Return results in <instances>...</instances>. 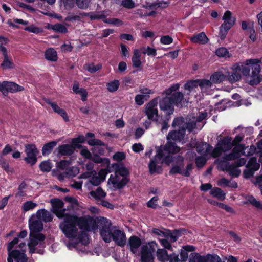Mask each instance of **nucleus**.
Here are the masks:
<instances>
[{
  "label": "nucleus",
  "mask_w": 262,
  "mask_h": 262,
  "mask_svg": "<svg viewBox=\"0 0 262 262\" xmlns=\"http://www.w3.org/2000/svg\"><path fill=\"white\" fill-rule=\"evenodd\" d=\"M172 163V166L170 168L169 173L173 176L179 174L185 177H189L191 171L194 169V165L192 163H188L184 169V158L181 155L172 156L167 155L162 159L161 163H165L169 166Z\"/></svg>",
  "instance_id": "f257e3e1"
},
{
  "label": "nucleus",
  "mask_w": 262,
  "mask_h": 262,
  "mask_svg": "<svg viewBox=\"0 0 262 262\" xmlns=\"http://www.w3.org/2000/svg\"><path fill=\"white\" fill-rule=\"evenodd\" d=\"M112 167L114 174H111L107 183L112 185L113 190L123 189L130 181V172L123 162L114 163Z\"/></svg>",
  "instance_id": "f03ea898"
},
{
  "label": "nucleus",
  "mask_w": 262,
  "mask_h": 262,
  "mask_svg": "<svg viewBox=\"0 0 262 262\" xmlns=\"http://www.w3.org/2000/svg\"><path fill=\"white\" fill-rule=\"evenodd\" d=\"M75 215L67 214L63 221L59 225V228L68 238H75L78 236V229Z\"/></svg>",
  "instance_id": "7ed1b4c3"
},
{
  "label": "nucleus",
  "mask_w": 262,
  "mask_h": 262,
  "mask_svg": "<svg viewBox=\"0 0 262 262\" xmlns=\"http://www.w3.org/2000/svg\"><path fill=\"white\" fill-rule=\"evenodd\" d=\"M232 147V138L225 136L218 141L211 152V156L214 158L219 157L222 153L230 150Z\"/></svg>",
  "instance_id": "20e7f679"
},
{
  "label": "nucleus",
  "mask_w": 262,
  "mask_h": 262,
  "mask_svg": "<svg viewBox=\"0 0 262 262\" xmlns=\"http://www.w3.org/2000/svg\"><path fill=\"white\" fill-rule=\"evenodd\" d=\"M244 135L240 134L236 135L232 141L233 146H235L231 152L226 155L223 158L227 161L236 160L240 157V152L243 149L244 145L240 144V142L243 140Z\"/></svg>",
  "instance_id": "39448f33"
},
{
  "label": "nucleus",
  "mask_w": 262,
  "mask_h": 262,
  "mask_svg": "<svg viewBox=\"0 0 262 262\" xmlns=\"http://www.w3.org/2000/svg\"><path fill=\"white\" fill-rule=\"evenodd\" d=\"M98 223L100 227V234L103 241L106 243H110L111 241V227L112 223L108 219L102 217L99 221Z\"/></svg>",
  "instance_id": "423d86ee"
},
{
  "label": "nucleus",
  "mask_w": 262,
  "mask_h": 262,
  "mask_svg": "<svg viewBox=\"0 0 262 262\" xmlns=\"http://www.w3.org/2000/svg\"><path fill=\"white\" fill-rule=\"evenodd\" d=\"M189 262H222V260L216 254L201 255L198 253L193 252L190 254Z\"/></svg>",
  "instance_id": "0eeeda50"
},
{
  "label": "nucleus",
  "mask_w": 262,
  "mask_h": 262,
  "mask_svg": "<svg viewBox=\"0 0 262 262\" xmlns=\"http://www.w3.org/2000/svg\"><path fill=\"white\" fill-rule=\"evenodd\" d=\"M158 98H155L150 100L146 105L145 108V114L147 118L157 123H160L158 122V110L156 107L158 104Z\"/></svg>",
  "instance_id": "6e6552de"
},
{
  "label": "nucleus",
  "mask_w": 262,
  "mask_h": 262,
  "mask_svg": "<svg viewBox=\"0 0 262 262\" xmlns=\"http://www.w3.org/2000/svg\"><path fill=\"white\" fill-rule=\"evenodd\" d=\"M156 244L155 242H151L141 247V262H154V257L152 254L155 251L154 246Z\"/></svg>",
  "instance_id": "1a4fd4ad"
},
{
  "label": "nucleus",
  "mask_w": 262,
  "mask_h": 262,
  "mask_svg": "<svg viewBox=\"0 0 262 262\" xmlns=\"http://www.w3.org/2000/svg\"><path fill=\"white\" fill-rule=\"evenodd\" d=\"M75 217L77 226L83 232L90 231L92 229H95L98 227L96 222L92 218L86 219L84 217H78L75 215Z\"/></svg>",
  "instance_id": "9d476101"
},
{
  "label": "nucleus",
  "mask_w": 262,
  "mask_h": 262,
  "mask_svg": "<svg viewBox=\"0 0 262 262\" xmlns=\"http://www.w3.org/2000/svg\"><path fill=\"white\" fill-rule=\"evenodd\" d=\"M25 152L27 155L24 160L31 166L35 165L37 161V156L39 152L35 145L28 144L25 145Z\"/></svg>",
  "instance_id": "9b49d317"
},
{
  "label": "nucleus",
  "mask_w": 262,
  "mask_h": 262,
  "mask_svg": "<svg viewBox=\"0 0 262 262\" xmlns=\"http://www.w3.org/2000/svg\"><path fill=\"white\" fill-rule=\"evenodd\" d=\"M261 60L258 58L246 59L244 62L236 63V69L245 76L250 75V70L255 63H260Z\"/></svg>",
  "instance_id": "f8f14e48"
},
{
  "label": "nucleus",
  "mask_w": 262,
  "mask_h": 262,
  "mask_svg": "<svg viewBox=\"0 0 262 262\" xmlns=\"http://www.w3.org/2000/svg\"><path fill=\"white\" fill-rule=\"evenodd\" d=\"M251 73L248 75L250 79L249 84L251 86H256L262 81V74L260 63H255L252 67Z\"/></svg>",
  "instance_id": "ddd939ff"
},
{
  "label": "nucleus",
  "mask_w": 262,
  "mask_h": 262,
  "mask_svg": "<svg viewBox=\"0 0 262 262\" xmlns=\"http://www.w3.org/2000/svg\"><path fill=\"white\" fill-rule=\"evenodd\" d=\"M24 90L23 86L13 82L4 81L2 83L0 82V91L5 96L8 95V92L15 93Z\"/></svg>",
  "instance_id": "4468645a"
},
{
  "label": "nucleus",
  "mask_w": 262,
  "mask_h": 262,
  "mask_svg": "<svg viewBox=\"0 0 262 262\" xmlns=\"http://www.w3.org/2000/svg\"><path fill=\"white\" fill-rule=\"evenodd\" d=\"M30 233H39L43 229L42 220L37 217L35 213L33 214L29 220Z\"/></svg>",
  "instance_id": "2eb2a0df"
},
{
  "label": "nucleus",
  "mask_w": 262,
  "mask_h": 262,
  "mask_svg": "<svg viewBox=\"0 0 262 262\" xmlns=\"http://www.w3.org/2000/svg\"><path fill=\"white\" fill-rule=\"evenodd\" d=\"M159 107L161 110L165 113V115L169 116L173 114L174 105L168 98V96L163 97L159 102Z\"/></svg>",
  "instance_id": "dca6fc26"
},
{
  "label": "nucleus",
  "mask_w": 262,
  "mask_h": 262,
  "mask_svg": "<svg viewBox=\"0 0 262 262\" xmlns=\"http://www.w3.org/2000/svg\"><path fill=\"white\" fill-rule=\"evenodd\" d=\"M111 235V239H112L117 246L123 247L126 245V237L123 231L119 229L114 230Z\"/></svg>",
  "instance_id": "f3484780"
},
{
  "label": "nucleus",
  "mask_w": 262,
  "mask_h": 262,
  "mask_svg": "<svg viewBox=\"0 0 262 262\" xmlns=\"http://www.w3.org/2000/svg\"><path fill=\"white\" fill-rule=\"evenodd\" d=\"M76 148L72 144H63L59 145L56 149L58 157L71 156L73 154Z\"/></svg>",
  "instance_id": "a211bd4d"
},
{
  "label": "nucleus",
  "mask_w": 262,
  "mask_h": 262,
  "mask_svg": "<svg viewBox=\"0 0 262 262\" xmlns=\"http://www.w3.org/2000/svg\"><path fill=\"white\" fill-rule=\"evenodd\" d=\"M168 98L173 104L176 106L181 107L187 104L188 101L185 99L183 94L181 92H176L168 95Z\"/></svg>",
  "instance_id": "6ab92c4d"
},
{
  "label": "nucleus",
  "mask_w": 262,
  "mask_h": 262,
  "mask_svg": "<svg viewBox=\"0 0 262 262\" xmlns=\"http://www.w3.org/2000/svg\"><path fill=\"white\" fill-rule=\"evenodd\" d=\"M26 250L20 252L19 250L14 249L9 253V257L14 259L15 262H27L28 258L25 254Z\"/></svg>",
  "instance_id": "aec40b11"
},
{
  "label": "nucleus",
  "mask_w": 262,
  "mask_h": 262,
  "mask_svg": "<svg viewBox=\"0 0 262 262\" xmlns=\"http://www.w3.org/2000/svg\"><path fill=\"white\" fill-rule=\"evenodd\" d=\"M142 245L141 239L136 236H131L128 240L127 246H129V250L133 254H135L137 252V249H138Z\"/></svg>",
  "instance_id": "412c9836"
},
{
  "label": "nucleus",
  "mask_w": 262,
  "mask_h": 262,
  "mask_svg": "<svg viewBox=\"0 0 262 262\" xmlns=\"http://www.w3.org/2000/svg\"><path fill=\"white\" fill-rule=\"evenodd\" d=\"M185 135V132L183 129L181 130L175 129L173 130H171L168 133L167 136L168 140H172L176 141H181Z\"/></svg>",
  "instance_id": "4be33fe9"
},
{
  "label": "nucleus",
  "mask_w": 262,
  "mask_h": 262,
  "mask_svg": "<svg viewBox=\"0 0 262 262\" xmlns=\"http://www.w3.org/2000/svg\"><path fill=\"white\" fill-rule=\"evenodd\" d=\"M159 161L154 158L150 159L148 164L149 172L151 174H160L162 172L161 166L158 165Z\"/></svg>",
  "instance_id": "5701e85b"
},
{
  "label": "nucleus",
  "mask_w": 262,
  "mask_h": 262,
  "mask_svg": "<svg viewBox=\"0 0 262 262\" xmlns=\"http://www.w3.org/2000/svg\"><path fill=\"white\" fill-rule=\"evenodd\" d=\"M35 215L37 216V217L41 220L42 222L45 223L52 221L53 218L52 214L45 209L37 210Z\"/></svg>",
  "instance_id": "b1692460"
},
{
  "label": "nucleus",
  "mask_w": 262,
  "mask_h": 262,
  "mask_svg": "<svg viewBox=\"0 0 262 262\" xmlns=\"http://www.w3.org/2000/svg\"><path fill=\"white\" fill-rule=\"evenodd\" d=\"M227 75L223 74L221 71L215 72L210 76V80L212 84H219L225 80H227Z\"/></svg>",
  "instance_id": "393cba45"
},
{
  "label": "nucleus",
  "mask_w": 262,
  "mask_h": 262,
  "mask_svg": "<svg viewBox=\"0 0 262 262\" xmlns=\"http://www.w3.org/2000/svg\"><path fill=\"white\" fill-rule=\"evenodd\" d=\"M241 73L236 69V66L234 64L233 67V72L231 74L229 72L226 73L227 80L231 83L239 80L241 78Z\"/></svg>",
  "instance_id": "a878e982"
},
{
  "label": "nucleus",
  "mask_w": 262,
  "mask_h": 262,
  "mask_svg": "<svg viewBox=\"0 0 262 262\" xmlns=\"http://www.w3.org/2000/svg\"><path fill=\"white\" fill-rule=\"evenodd\" d=\"M190 40L195 43L206 44L209 41V39L205 33L202 32L191 37Z\"/></svg>",
  "instance_id": "bb28decb"
},
{
  "label": "nucleus",
  "mask_w": 262,
  "mask_h": 262,
  "mask_svg": "<svg viewBox=\"0 0 262 262\" xmlns=\"http://www.w3.org/2000/svg\"><path fill=\"white\" fill-rule=\"evenodd\" d=\"M80 15L82 16V17H87L89 16L91 20H99L102 19L103 21V20L106 19V16L102 13H100L99 12L94 13V12H89L85 13L82 12L80 13Z\"/></svg>",
  "instance_id": "cd10ccee"
},
{
  "label": "nucleus",
  "mask_w": 262,
  "mask_h": 262,
  "mask_svg": "<svg viewBox=\"0 0 262 262\" xmlns=\"http://www.w3.org/2000/svg\"><path fill=\"white\" fill-rule=\"evenodd\" d=\"M45 58L48 61L56 62L58 60V56L56 51L52 48L47 49L44 53Z\"/></svg>",
  "instance_id": "c85d7f7f"
},
{
  "label": "nucleus",
  "mask_w": 262,
  "mask_h": 262,
  "mask_svg": "<svg viewBox=\"0 0 262 262\" xmlns=\"http://www.w3.org/2000/svg\"><path fill=\"white\" fill-rule=\"evenodd\" d=\"M185 119L184 117L180 116L175 118L172 123V127L178 130H181L183 129L185 132Z\"/></svg>",
  "instance_id": "c756f323"
},
{
  "label": "nucleus",
  "mask_w": 262,
  "mask_h": 262,
  "mask_svg": "<svg viewBox=\"0 0 262 262\" xmlns=\"http://www.w3.org/2000/svg\"><path fill=\"white\" fill-rule=\"evenodd\" d=\"M245 200L246 201L244 202V204H250L257 209L262 210V203L260 201H257L253 195H247Z\"/></svg>",
  "instance_id": "7c9ffc66"
},
{
  "label": "nucleus",
  "mask_w": 262,
  "mask_h": 262,
  "mask_svg": "<svg viewBox=\"0 0 262 262\" xmlns=\"http://www.w3.org/2000/svg\"><path fill=\"white\" fill-rule=\"evenodd\" d=\"M164 149L169 154H173L178 153L180 150L176 143L169 141H168L166 144L164 145Z\"/></svg>",
  "instance_id": "2f4dec72"
},
{
  "label": "nucleus",
  "mask_w": 262,
  "mask_h": 262,
  "mask_svg": "<svg viewBox=\"0 0 262 262\" xmlns=\"http://www.w3.org/2000/svg\"><path fill=\"white\" fill-rule=\"evenodd\" d=\"M210 194L221 201H223L225 199L226 193L219 187H214L211 189Z\"/></svg>",
  "instance_id": "473e14b6"
},
{
  "label": "nucleus",
  "mask_w": 262,
  "mask_h": 262,
  "mask_svg": "<svg viewBox=\"0 0 262 262\" xmlns=\"http://www.w3.org/2000/svg\"><path fill=\"white\" fill-rule=\"evenodd\" d=\"M57 145V142L52 141L46 143L42 148V154L43 156H46L49 155L51 153L54 147Z\"/></svg>",
  "instance_id": "72a5a7b5"
},
{
  "label": "nucleus",
  "mask_w": 262,
  "mask_h": 262,
  "mask_svg": "<svg viewBox=\"0 0 262 262\" xmlns=\"http://www.w3.org/2000/svg\"><path fill=\"white\" fill-rule=\"evenodd\" d=\"M86 141L85 137L82 135H79L77 137L72 139V144L76 149H80L83 147L80 143H84Z\"/></svg>",
  "instance_id": "f704fd0d"
},
{
  "label": "nucleus",
  "mask_w": 262,
  "mask_h": 262,
  "mask_svg": "<svg viewBox=\"0 0 262 262\" xmlns=\"http://www.w3.org/2000/svg\"><path fill=\"white\" fill-rule=\"evenodd\" d=\"M90 195L96 200H99L101 198L105 197L106 193L101 187H99L95 191H91Z\"/></svg>",
  "instance_id": "c9c22d12"
},
{
  "label": "nucleus",
  "mask_w": 262,
  "mask_h": 262,
  "mask_svg": "<svg viewBox=\"0 0 262 262\" xmlns=\"http://www.w3.org/2000/svg\"><path fill=\"white\" fill-rule=\"evenodd\" d=\"M120 86L119 80L115 79L106 83V86L109 92L113 93L117 91Z\"/></svg>",
  "instance_id": "e433bc0d"
},
{
  "label": "nucleus",
  "mask_w": 262,
  "mask_h": 262,
  "mask_svg": "<svg viewBox=\"0 0 262 262\" xmlns=\"http://www.w3.org/2000/svg\"><path fill=\"white\" fill-rule=\"evenodd\" d=\"M51 203L53 212H57L58 209H61L64 206L63 202L59 199H51Z\"/></svg>",
  "instance_id": "4c0bfd02"
},
{
  "label": "nucleus",
  "mask_w": 262,
  "mask_h": 262,
  "mask_svg": "<svg viewBox=\"0 0 262 262\" xmlns=\"http://www.w3.org/2000/svg\"><path fill=\"white\" fill-rule=\"evenodd\" d=\"M37 206L38 204L36 203H35L32 201H27L22 205L21 210L24 212L33 210Z\"/></svg>",
  "instance_id": "58836bf2"
},
{
  "label": "nucleus",
  "mask_w": 262,
  "mask_h": 262,
  "mask_svg": "<svg viewBox=\"0 0 262 262\" xmlns=\"http://www.w3.org/2000/svg\"><path fill=\"white\" fill-rule=\"evenodd\" d=\"M157 258L161 262H166L168 260V256L167 251L164 249H158L157 250Z\"/></svg>",
  "instance_id": "ea45409f"
},
{
  "label": "nucleus",
  "mask_w": 262,
  "mask_h": 262,
  "mask_svg": "<svg viewBox=\"0 0 262 262\" xmlns=\"http://www.w3.org/2000/svg\"><path fill=\"white\" fill-rule=\"evenodd\" d=\"M215 54L219 57H224L225 58H229L231 56L229 51L225 47H220L216 49Z\"/></svg>",
  "instance_id": "a19ab883"
},
{
  "label": "nucleus",
  "mask_w": 262,
  "mask_h": 262,
  "mask_svg": "<svg viewBox=\"0 0 262 262\" xmlns=\"http://www.w3.org/2000/svg\"><path fill=\"white\" fill-rule=\"evenodd\" d=\"M226 169L231 175L237 177L241 173V170L234 164L226 165Z\"/></svg>",
  "instance_id": "79ce46f5"
},
{
  "label": "nucleus",
  "mask_w": 262,
  "mask_h": 262,
  "mask_svg": "<svg viewBox=\"0 0 262 262\" xmlns=\"http://www.w3.org/2000/svg\"><path fill=\"white\" fill-rule=\"evenodd\" d=\"M90 160L97 164H109V159L108 158H101L97 154H94Z\"/></svg>",
  "instance_id": "37998d69"
},
{
  "label": "nucleus",
  "mask_w": 262,
  "mask_h": 262,
  "mask_svg": "<svg viewBox=\"0 0 262 262\" xmlns=\"http://www.w3.org/2000/svg\"><path fill=\"white\" fill-rule=\"evenodd\" d=\"M150 98L149 95L137 94L135 97V102L138 105H143L145 101H147Z\"/></svg>",
  "instance_id": "c03bdc74"
},
{
  "label": "nucleus",
  "mask_w": 262,
  "mask_h": 262,
  "mask_svg": "<svg viewBox=\"0 0 262 262\" xmlns=\"http://www.w3.org/2000/svg\"><path fill=\"white\" fill-rule=\"evenodd\" d=\"M1 67L3 69H12L14 67V63L9 59L8 56L4 57V60L1 64Z\"/></svg>",
  "instance_id": "a18cd8bd"
},
{
  "label": "nucleus",
  "mask_w": 262,
  "mask_h": 262,
  "mask_svg": "<svg viewBox=\"0 0 262 262\" xmlns=\"http://www.w3.org/2000/svg\"><path fill=\"white\" fill-rule=\"evenodd\" d=\"M198 80L199 86L201 88H210L212 86V81L210 80L206 79H199Z\"/></svg>",
  "instance_id": "49530a36"
},
{
  "label": "nucleus",
  "mask_w": 262,
  "mask_h": 262,
  "mask_svg": "<svg viewBox=\"0 0 262 262\" xmlns=\"http://www.w3.org/2000/svg\"><path fill=\"white\" fill-rule=\"evenodd\" d=\"M87 143L91 146H99L106 147L107 146L106 144L101 140L95 138L88 140Z\"/></svg>",
  "instance_id": "de8ad7c7"
},
{
  "label": "nucleus",
  "mask_w": 262,
  "mask_h": 262,
  "mask_svg": "<svg viewBox=\"0 0 262 262\" xmlns=\"http://www.w3.org/2000/svg\"><path fill=\"white\" fill-rule=\"evenodd\" d=\"M24 30L26 31L33 33L36 34L41 33L43 32V29L42 28L36 27L34 25H31L30 26L26 27L24 28Z\"/></svg>",
  "instance_id": "09e8293b"
},
{
  "label": "nucleus",
  "mask_w": 262,
  "mask_h": 262,
  "mask_svg": "<svg viewBox=\"0 0 262 262\" xmlns=\"http://www.w3.org/2000/svg\"><path fill=\"white\" fill-rule=\"evenodd\" d=\"M198 80H190L187 81L184 84V88L186 90L191 92L194 88H197L199 86Z\"/></svg>",
  "instance_id": "8fccbe9b"
},
{
  "label": "nucleus",
  "mask_w": 262,
  "mask_h": 262,
  "mask_svg": "<svg viewBox=\"0 0 262 262\" xmlns=\"http://www.w3.org/2000/svg\"><path fill=\"white\" fill-rule=\"evenodd\" d=\"M39 168L42 172H48L52 168L51 163L48 161H43L39 164Z\"/></svg>",
  "instance_id": "3c124183"
},
{
  "label": "nucleus",
  "mask_w": 262,
  "mask_h": 262,
  "mask_svg": "<svg viewBox=\"0 0 262 262\" xmlns=\"http://www.w3.org/2000/svg\"><path fill=\"white\" fill-rule=\"evenodd\" d=\"M91 0H75L76 6L81 9H86L90 5Z\"/></svg>",
  "instance_id": "603ef678"
},
{
  "label": "nucleus",
  "mask_w": 262,
  "mask_h": 262,
  "mask_svg": "<svg viewBox=\"0 0 262 262\" xmlns=\"http://www.w3.org/2000/svg\"><path fill=\"white\" fill-rule=\"evenodd\" d=\"M80 12H79V14ZM81 15H75L73 12L69 13L68 15L65 18V20L69 22H73L74 21H81Z\"/></svg>",
  "instance_id": "864d4df0"
},
{
  "label": "nucleus",
  "mask_w": 262,
  "mask_h": 262,
  "mask_svg": "<svg viewBox=\"0 0 262 262\" xmlns=\"http://www.w3.org/2000/svg\"><path fill=\"white\" fill-rule=\"evenodd\" d=\"M78 238L79 241L84 245H87L89 244L88 235L86 232L82 231L81 233L78 234Z\"/></svg>",
  "instance_id": "5fc2aeb1"
},
{
  "label": "nucleus",
  "mask_w": 262,
  "mask_h": 262,
  "mask_svg": "<svg viewBox=\"0 0 262 262\" xmlns=\"http://www.w3.org/2000/svg\"><path fill=\"white\" fill-rule=\"evenodd\" d=\"M164 151V146H160L158 147L156 150V155L154 156V158L159 161L161 160L165 156Z\"/></svg>",
  "instance_id": "6e6d98bb"
},
{
  "label": "nucleus",
  "mask_w": 262,
  "mask_h": 262,
  "mask_svg": "<svg viewBox=\"0 0 262 262\" xmlns=\"http://www.w3.org/2000/svg\"><path fill=\"white\" fill-rule=\"evenodd\" d=\"M103 22L106 24H112L117 26H119L123 24L121 20L116 18H107L106 19L103 20Z\"/></svg>",
  "instance_id": "4d7b16f0"
},
{
  "label": "nucleus",
  "mask_w": 262,
  "mask_h": 262,
  "mask_svg": "<svg viewBox=\"0 0 262 262\" xmlns=\"http://www.w3.org/2000/svg\"><path fill=\"white\" fill-rule=\"evenodd\" d=\"M75 4V0H61L60 6L63 5L65 9L69 10L74 7Z\"/></svg>",
  "instance_id": "13d9d810"
},
{
  "label": "nucleus",
  "mask_w": 262,
  "mask_h": 262,
  "mask_svg": "<svg viewBox=\"0 0 262 262\" xmlns=\"http://www.w3.org/2000/svg\"><path fill=\"white\" fill-rule=\"evenodd\" d=\"M79 169L76 167H71L67 169V170L64 172L66 175L68 176V177H75L78 173Z\"/></svg>",
  "instance_id": "bf43d9fd"
},
{
  "label": "nucleus",
  "mask_w": 262,
  "mask_h": 262,
  "mask_svg": "<svg viewBox=\"0 0 262 262\" xmlns=\"http://www.w3.org/2000/svg\"><path fill=\"white\" fill-rule=\"evenodd\" d=\"M158 200L159 198L158 196H155L152 197L149 201L147 202V206L150 208L156 209L158 206L157 201Z\"/></svg>",
  "instance_id": "052dcab7"
},
{
  "label": "nucleus",
  "mask_w": 262,
  "mask_h": 262,
  "mask_svg": "<svg viewBox=\"0 0 262 262\" xmlns=\"http://www.w3.org/2000/svg\"><path fill=\"white\" fill-rule=\"evenodd\" d=\"M180 88V84L178 83H176L174 84H173L170 87H169L168 89H167L165 90L164 93L168 96L170 94H172L173 92H176L177 90H178Z\"/></svg>",
  "instance_id": "680f3d73"
},
{
  "label": "nucleus",
  "mask_w": 262,
  "mask_h": 262,
  "mask_svg": "<svg viewBox=\"0 0 262 262\" xmlns=\"http://www.w3.org/2000/svg\"><path fill=\"white\" fill-rule=\"evenodd\" d=\"M0 165L1 167L6 172L10 171V166L8 161L2 157H0Z\"/></svg>",
  "instance_id": "e2e57ef3"
},
{
  "label": "nucleus",
  "mask_w": 262,
  "mask_h": 262,
  "mask_svg": "<svg viewBox=\"0 0 262 262\" xmlns=\"http://www.w3.org/2000/svg\"><path fill=\"white\" fill-rule=\"evenodd\" d=\"M71 162L69 160H62L58 163L57 167L60 170H66L70 165Z\"/></svg>",
  "instance_id": "0e129e2a"
},
{
  "label": "nucleus",
  "mask_w": 262,
  "mask_h": 262,
  "mask_svg": "<svg viewBox=\"0 0 262 262\" xmlns=\"http://www.w3.org/2000/svg\"><path fill=\"white\" fill-rule=\"evenodd\" d=\"M101 68L102 65L101 64H97L95 66L93 63H91L88 65L87 70L91 73H94Z\"/></svg>",
  "instance_id": "69168bd1"
},
{
  "label": "nucleus",
  "mask_w": 262,
  "mask_h": 262,
  "mask_svg": "<svg viewBox=\"0 0 262 262\" xmlns=\"http://www.w3.org/2000/svg\"><path fill=\"white\" fill-rule=\"evenodd\" d=\"M170 116H167L165 115V118L163 121L162 122V127L161 131L163 133L164 131H167L168 128L169 127V125L168 124L169 121L170 119Z\"/></svg>",
  "instance_id": "338daca9"
},
{
  "label": "nucleus",
  "mask_w": 262,
  "mask_h": 262,
  "mask_svg": "<svg viewBox=\"0 0 262 262\" xmlns=\"http://www.w3.org/2000/svg\"><path fill=\"white\" fill-rule=\"evenodd\" d=\"M56 32H59L61 33H66L68 32V29L67 28L64 26V25L57 23L55 24V28H54V31Z\"/></svg>",
  "instance_id": "774afa93"
}]
</instances>
